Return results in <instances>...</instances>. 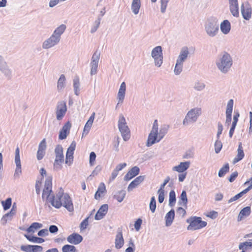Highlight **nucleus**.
I'll use <instances>...</instances> for the list:
<instances>
[{"mask_svg":"<svg viewBox=\"0 0 252 252\" xmlns=\"http://www.w3.org/2000/svg\"><path fill=\"white\" fill-rule=\"evenodd\" d=\"M50 202L53 207L57 209H59L63 206L69 212H72L74 210L71 198L68 193H64L62 188L56 194V197L53 195L50 198Z\"/></svg>","mask_w":252,"mask_h":252,"instance_id":"obj_1","label":"nucleus"},{"mask_svg":"<svg viewBox=\"0 0 252 252\" xmlns=\"http://www.w3.org/2000/svg\"><path fill=\"white\" fill-rule=\"evenodd\" d=\"M233 64V60L230 55L223 52L220 54L216 61V64L219 70L222 73H227Z\"/></svg>","mask_w":252,"mask_h":252,"instance_id":"obj_2","label":"nucleus"},{"mask_svg":"<svg viewBox=\"0 0 252 252\" xmlns=\"http://www.w3.org/2000/svg\"><path fill=\"white\" fill-rule=\"evenodd\" d=\"M205 32L207 34L211 37L216 36L219 32V24L218 20L214 17L207 19L204 25Z\"/></svg>","mask_w":252,"mask_h":252,"instance_id":"obj_3","label":"nucleus"},{"mask_svg":"<svg viewBox=\"0 0 252 252\" xmlns=\"http://www.w3.org/2000/svg\"><path fill=\"white\" fill-rule=\"evenodd\" d=\"M118 126L123 140L125 141H127L130 137V130L127 125L126 119L122 114L119 115Z\"/></svg>","mask_w":252,"mask_h":252,"instance_id":"obj_4","label":"nucleus"},{"mask_svg":"<svg viewBox=\"0 0 252 252\" xmlns=\"http://www.w3.org/2000/svg\"><path fill=\"white\" fill-rule=\"evenodd\" d=\"M187 222L189 223L187 227L188 230H195L205 227L207 223L203 221L199 217H191L187 220Z\"/></svg>","mask_w":252,"mask_h":252,"instance_id":"obj_5","label":"nucleus"},{"mask_svg":"<svg viewBox=\"0 0 252 252\" xmlns=\"http://www.w3.org/2000/svg\"><path fill=\"white\" fill-rule=\"evenodd\" d=\"M67 111L66 102L64 101H59L56 109V118L58 121L62 120Z\"/></svg>","mask_w":252,"mask_h":252,"instance_id":"obj_6","label":"nucleus"},{"mask_svg":"<svg viewBox=\"0 0 252 252\" xmlns=\"http://www.w3.org/2000/svg\"><path fill=\"white\" fill-rule=\"evenodd\" d=\"M15 162L16 167L15 170L14 177L15 178H19L20 175L22 173V168L20 157V150L18 146L17 147L15 150Z\"/></svg>","mask_w":252,"mask_h":252,"instance_id":"obj_7","label":"nucleus"},{"mask_svg":"<svg viewBox=\"0 0 252 252\" xmlns=\"http://www.w3.org/2000/svg\"><path fill=\"white\" fill-rule=\"evenodd\" d=\"M56 158L54 163V167L60 165L64 161V156L63 154V148L61 145H57L55 149Z\"/></svg>","mask_w":252,"mask_h":252,"instance_id":"obj_8","label":"nucleus"},{"mask_svg":"<svg viewBox=\"0 0 252 252\" xmlns=\"http://www.w3.org/2000/svg\"><path fill=\"white\" fill-rule=\"evenodd\" d=\"M241 11L243 18L246 20L251 19L252 14V8L248 2L242 3L241 5Z\"/></svg>","mask_w":252,"mask_h":252,"instance_id":"obj_9","label":"nucleus"},{"mask_svg":"<svg viewBox=\"0 0 252 252\" xmlns=\"http://www.w3.org/2000/svg\"><path fill=\"white\" fill-rule=\"evenodd\" d=\"M76 148V142L73 141L67 150L65 157V163L68 165L72 163L73 154Z\"/></svg>","mask_w":252,"mask_h":252,"instance_id":"obj_10","label":"nucleus"},{"mask_svg":"<svg viewBox=\"0 0 252 252\" xmlns=\"http://www.w3.org/2000/svg\"><path fill=\"white\" fill-rule=\"evenodd\" d=\"M60 41V40L58 37L52 34L49 38L43 42L42 48L45 49L51 48L57 45Z\"/></svg>","mask_w":252,"mask_h":252,"instance_id":"obj_11","label":"nucleus"},{"mask_svg":"<svg viewBox=\"0 0 252 252\" xmlns=\"http://www.w3.org/2000/svg\"><path fill=\"white\" fill-rule=\"evenodd\" d=\"M0 70L8 78L10 79L11 77V70L8 68L6 63L4 60L3 57L0 56Z\"/></svg>","mask_w":252,"mask_h":252,"instance_id":"obj_12","label":"nucleus"},{"mask_svg":"<svg viewBox=\"0 0 252 252\" xmlns=\"http://www.w3.org/2000/svg\"><path fill=\"white\" fill-rule=\"evenodd\" d=\"M201 108H195L191 109L189 111L186 116L187 117L189 118L190 121L195 122L196 121L198 117L201 115Z\"/></svg>","mask_w":252,"mask_h":252,"instance_id":"obj_13","label":"nucleus"},{"mask_svg":"<svg viewBox=\"0 0 252 252\" xmlns=\"http://www.w3.org/2000/svg\"><path fill=\"white\" fill-rule=\"evenodd\" d=\"M228 1L231 13L234 17H238L239 12L238 0H228Z\"/></svg>","mask_w":252,"mask_h":252,"instance_id":"obj_14","label":"nucleus"},{"mask_svg":"<svg viewBox=\"0 0 252 252\" xmlns=\"http://www.w3.org/2000/svg\"><path fill=\"white\" fill-rule=\"evenodd\" d=\"M21 251L25 252H41L43 250V247L38 245H22L20 247Z\"/></svg>","mask_w":252,"mask_h":252,"instance_id":"obj_15","label":"nucleus"},{"mask_svg":"<svg viewBox=\"0 0 252 252\" xmlns=\"http://www.w3.org/2000/svg\"><path fill=\"white\" fill-rule=\"evenodd\" d=\"M71 127V124L69 121L67 122L63 126L59 132V138L60 140L65 139L67 134H69Z\"/></svg>","mask_w":252,"mask_h":252,"instance_id":"obj_16","label":"nucleus"},{"mask_svg":"<svg viewBox=\"0 0 252 252\" xmlns=\"http://www.w3.org/2000/svg\"><path fill=\"white\" fill-rule=\"evenodd\" d=\"M158 132L151 131L149 133L146 143L147 147H150L153 144L159 142Z\"/></svg>","mask_w":252,"mask_h":252,"instance_id":"obj_17","label":"nucleus"},{"mask_svg":"<svg viewBox=\"0 0 252 252\" xmlns=\"http://www.w3.org/2000/svg\"><path fill=\"white\" fill-rule=\"evenodd\" d=\"M83 237L81 235L75 232L67 237V242L74 245L80 244L83 241Z\"/></svg>","mask_w":252,"mask_h":252,"instance_id":"obj_18","label":"nucleus"},{"mask_svg":"<svg viewBox=\"0 0 252 252\" xmlns=\"http://www.w3.org/2000/svg\"><path fill=\"white\" fill-rule=\"evenodd\" d=\"M108 205L107 204L101 206L94 216L95 220H100L104 218L108 212Z\"/></svg>","mask_w":252,"mask_h":252,"instance_id":"obj_19","label":"nucleus"},{"mask_svg":"<svg viewBox=\"0 0 252 252\" xmlns=\"http://www.w3.org/2000/svg\"><path fill=\"white\" fill-rule=\"evenodd\" d=\"M126 85L125 82H123L121 83L120 89L119 90V92L118 93L117 98L118 99V103L117 104V106H118V104L120 103H123L126 94Z\"/></svg>","mask_w":252,"mask_h":252,"instance_id":"obj_20","label":"nucleus"},{"mask_svg":"<svg viewBox=\"0 0 252 252\" xmlns=\"http://www.w3.org/2000/svg\"><path fill=\"white\" fill-rule=\"evenodd\" d=\"M140 169L138 167L135 166L131 168L124 177L125 181H129L133 177L139 174Z\"/></svg>","mask_w":252,"mask_h":252,"instance_id":"obj_21","label":"nucleus"},{"mask_svg":"<svg viewBox=\"0 0 252 252\" xmlns=\"http://www.w3.org/2000/svg\"><path fill=\"white\" fill-rule=\"evenodd\" d=\"M145 179V176L140 175L136 177L133 181H132L128 185L127 187V191H131L134 188L138 186L141 184Z\"/></svg>","mask_w":252,"mask_h":252,"instance_id":"obj_22","label":"nucleus"},{"mask_svg":"<svg viewBox=\"0 0 252 252\" xmlns=\"http://www.w3.org/2000/svg\"><path fill=\"white\" fill-rule=\"evenodd\" d=\"M190 164V162L189 161L181 162L178 166H174L173 170L179 173H183L189 168Z\"/></svg>","mask_w":252,"mask_h":252,"instance_id":"obj_23","label":"nucleus"},{"mask_svg":"<svg viewBox=\"0 0 252 252\" xmlns=\"http://www.w3.org/2000/svg\"><path fill=\"white\" fill-rule=\"evenodd\" d=\"M189 54V49L187 47H184L181 49L179 55L177 59V62L183 63L187 59Z\"/></svg>","mask_w":252,"mask_h":252,"instance_id":"obj_24","label":"nucleus"},{"mask_svg":"<svg viewBox=\"0 0 252 252\" xmlns=\"http://www.w3.org/2000/svg\"><path fill=\"white\" fill-rule=\"evenodd\" d=\"M115 247L117 249H120L123 247L124 244V239L123 236L122 230L119 229L115 239Z\"/></svg>","mask_w":252,"mask_h":252,"instance_id":"obj_25","label":"nucleus"},{"mask_svg":"<svg viewBox=\"0 0 252 252\" xmlns=\"http://www.w3.org/2000/svg\"><path fill=\"white\" fill-rule=\"evenodd\" d=\"M175 218V211L173 209L170 210L165 215V225L170 226L173 223Z\"/></svg>","mask_w":252,"mask_h":252,"instance_id":"obj_26","label":"nucleus"},{"mask_svg":"<svg viewBox=\"0 0 252 252\" xmlns=\"http://www.w3.org/2000/svg\"><path fill=\"white\" fill-rule=\"evenodd\" d=\"M245 154L244 153L243 149L242 147V144L241 142L239 143L238 148L237 149V155L236 157L234 158L233 163L235 164L242 160L244 157Z\"/></svg>","mask_w":252,"mask_h":252,"instance_id":"obj_27","label":"nucleus"},{"mask_svg":"<svg viewBox=\"0 0 252 252\" xmlns=\"http://www.w3.org/2000/svg\"><path fill=\"white\" fill-rule=\"evenodd\" d=\"M221 32L225 34H228L231 30V24L228 20H223L220 25Z\"/></svg>","mask_w":252,"mask_h":252,"instance_id":"obj_28","label":"nucleus"},{"mask_svg":"<svg viewBox=\"0 0 252 252\" xmlns=\"http://www.w3.org/2000/svg\"><path fill=\"white\" fill-rule=\"evenodd\" d=\"M251 213L250 206H247L243 208L240 212L238 216V221H241L244 217H248Z\"/></svg>","mask_w":252,"mask_h":252,"instance_id":"obj_29","label":"nucleus"},{"mask_svg":"<svg viewBox=\"0 0 252 252\" xmlns=\"http://www.w3.org/2000/svg\"><path fill=\"white\" fill-rule=\"evenodd\" d=\"M52 179L50 177H48L45 182L44 188L43 190L42 194V198L43 200L45 198V190L52 192Z\"/></svg>","mask_w":252,"mask_h":252,"instance_id":"obj_30","label":"nucleus"},{"mask_svg":"<svg viewBox=\"0 0 252 252\" xmlns=\"http://www.w3.org/2000/svg\"><path fill=\"white\" fill-rule=\"evenodd\" d=\"M66 29V26L65 25L62 24L55 30L53 34H54L60 40L62 34L64 32Z\"/></svg>","mask_w":252,"mask_h":252,"instance_id":"obj_31","label":"nucleus"},{"mask_svg":"<svg viewBox=\"0 0 252 252\" xmlns=\"http://www.w3.org/2000/svg\"><path fill=\"white\" fill-rule=\"evenodd\" d=\"M140 7V0H132L131 4V10L134 14L136 15L139 13Z\"/></svg>","mask_w":252,"mask_h":252,"instance_id":"obj_32","label":"nucleus"},{"mask_svg":"<svg viewBox=\"0 0 252 252\" xmlns=\"http://www.w3.org/2000/svg\"><path fill=\"white\" fill-rule=\"evenodd\" d=\"M24 236L27 238L28 240L33 243L41 244L45 241L44 239L40 237H37L34 235L31 236L27 234H25Z\"/></svg>","mask_w":252,"mask_h":252,"instance_id":"obj_33","label":"nucleus"},{"mask_svg":"<svg viewBox=\"0 0 252 252\" xmlns=\"http://www.w3.org/2000/svg\"><path fill=\"white\" fill-rule=\"evenodd\" d=\"M106 191L105 186L104 183H101L100 184L97 191L94 195V198L98 200L102 195V194Z\"/></svg>","mask_w":252,"mask_h":252,"instance_id":"obj_34","label":"nucleus"},{"mask_svg":"<svg viewBox=\"0 0 252 252\" xmlns=\"http://www.w3.org/2000/svg\"><path fill=\"white\" fill-rule=\"evenodd\" d=\"M169 127L168 125H163L161 126L159 133H158L159 140H161L164 137L167 133Z\"/></svg>","mask_w":252,"mask_h":252,"instance_id":"obj_35","label":"nucleus"},{"mask_svg":"<svg viewBox=\"0 0 252 252\" xmlns=\"http://www.w3.org/2000/svg\"><path fill=\"white\" fill-rule=\"evenodd\" d=\"M65 77L64 75L62 74L57 82V89L59 92L61 91L65 87Z\"/></svg>","mask_w":252,"mask_h":252,"instance_id":"obj_36","label":"nucleus"},{"mask_svg":"<svg viewBox=\"0 0 252 252\" xmlns=\"http://www.w3.org/2000/svg\"><path fill=\"white\" fill-rule=\"evenodd\" d=\"M187 203L188 198L186 191L185 190H183L180 195L178 204L180 205H183L187 207Z\"/></svg>","mask_w":252,"mask_h":252,"instance_id":"obj_37","label":"nucleus"},{"mask_svg":"<svg viewBox=\"0 0 252 252\" xmlns=\"http://www.w3.org/2000/svg\"><path fill=\"white\" fill-rule=\"evenodd\" d=\"M126 194V190L122 189L116 193L114 195V198L116 199L119 202H121L125 197Z\"/></svg>","mask_w":252,"mask_h":252,"instance_id":"obj_38","label":"nucleus"},{"mask_svg":"<svg viewBox=\"0 0 252 252\" xmlns=\"http://www.w3.org/2000/svg\"><path fill=\"white\" fill-rule=\"evenodd\" d=\"M151 56L154 58L162 56V48L160 46L155 47L152 51Z\"/></svg>","mask_w":252,"mask_h":252,"instance_id":"obj_39","label":"nucleus"},{"mask_svg":"<svg viewBox=\"0 0 252 252\" xmlns=\"http://www.w3.org/2000/svg\"><path fill=\"white\" fill-rule=\"evenodd\" d=\"M43 226L42 223L34 222L31 224V225L27 229V231L28 233L34 232V230L41 228Z\"/></svg>","mask_w":252,"mask_h":252,"instance_id":"obj_40","label":"nucleus"},{"mask_svg":"<svg viewBox=\"0 0 252 252\" xmlns=\"http://www.w3.org/2000/svg\"><path fill=\"white\" fill-rule=\"evenodd\" d=\"M176 201L175 192L171 190L169 192V206L171 207L174 206Z\"/></svg>","mask_w":252,"mask_h":252,"instance_id":"obj_41","label":"nucleus"},{"mask_svg":"<svg viewBox=\"0 0 252 252\" xmlns=\"http://www.w3.org/2000/svg\"><path fill=\"white\" fill-rule=\"evenodd\" d=\"M239 249L245 251H247L249 249H252V242L247 241L241 243L239 245Z\"/></svg>","mask_w":252,"mask_h":252,"instance_id":"obj_42","label":"nucleus"},{"mask_svg":"<svg viewBox=\"0 0 252 252\" xmlns=\"http://www.w3.org/2000/svg\"><path fill=\"white\" fill-rule=\"evenodd\" d=\"M14 216L15 215L10 212L5 214L1 219V223L3 224H6L7 221L11 220Z\"/></svg>","mask_w":252,"mask_h":252,"instance_id":"obj_43","label":"nucleus"},{"mask_svg":"<svg viewBox=\"0 0 252 252\" xmlns=\"http://www.w3.org/2000/svg\"><path fill=\"white\" fill-rule=\"evenodd\" d=\"M62 250L63 252H78L75 246L68 244L64 245L62 247Z\"/></svg>","mask_w":252,"mask_h":252,"instance_id":"obj_44","label":"nucleus"},{"mask_svg":"<svg viewBox=\"0 0 252 252\" xmlns=\"http://www.w3.org/2000/svg\"><path fill=\"white\" fill-rule=\"evenodd\" d=\"M229 165L228 163H226L223 167H222L219 171L218 176L219 177H223L225 174L229 172Z\"/></svg>","mask_w":252,"mask_h":252,"instance_id":"obj_45","label":"nucleus"},{"mask_svg":"<svg viewBox=\"0 0 252 252\" xmlns=\"http://www.w3.org/2000/svg\"><path fill=\"white\" fill-rule=\"evenodd\" d=\"M80 83L78 78H76L73 79V88L74 91V94L76 95H79L80 94Z\"/></svg>","mask_w":252,"mask_h":252,"instance_id":"obj_46","label":"nucleus"},{"mask_svg":"<svg viewBox=\"0 0 252 252\" xmlns=\"http://www.w3.org/2000/svg\"><path fill=\"white\" fill-rule=\"evenodd\" d=\"M183 68V63L176 61L174 72L175 75H179L182 71Z\"/></svg>","mask_w":252,"mask_h":252,"instance_id":"obj_47","label":"nucleus"},{"mask_svg":"<svg viewBox=\"0 0 252 252\" xmlns=\"http://www.w3.org/2000/svg\"><path fill=\"white\" fill-rule=\"evenodd\" d=\"M2 205L3 206V210L4 211L9 209L12 204V199L10 197L7 198L5 201L1 202Z\"/></svg>","mask_w":252,"mask_h":252,"instance_id":"obj_48","label":"nucleus"},{"mask_svg":"<svg viewBox=\"0 0 252 252\" xmlns=\"http://www.w3.org/2000/svg\"><path fill=\"white\" fill-rule=\"evenodd\" d=\"M92 125L93 124L89 123L88 121L86 122L82 132V137L88 134L91 129Z\"/></svg>","mask_w":252,"mask_h":252,"instance_id":"obj_49","label":"nucleus"},{"mask_svg":"<svg viewBox=\"0 0 252 252\" xmlns=\"http://www.w3.org/2000/svg\"><path fill=\"white\" fill-rule=\"evenodd\" d=\"M233 107V100L231 99L227 102L226 114H232Z\"/></svg>","mask_w":252,"mask_h":252,"instance_id":"obj_50","label":"nucleus"},{"mask_svg":"<svg viewBox=\"0 0 252 252\" xmlns=\"http://www.w3.org/2000/svg\"><path fill=\"white\" fill-rule=\"evenodd\" d=\"M222 147V144L220 140L218 139H217L215 143V151L216 154H218L220 151Z\"/></svg>","mask_w":252,"mask_h":252,"instance_id":"obj_51","label":"nucleus"},{"mask_svg":"<svg viewBox=\"0 0 252 252\" xmlns=\"http://www.w3.org/2000/svg\"><path fill=\"white\" fill-rule=\"evenodd\" d=\"M149 207L151 212L154 213L156 209V200L155 196L151 197Z\"/></svg>","mask_w":252,"mask_h":252,"instance_id":"obj_52","label":"nucleus"},{"mask_svg":"<svg viewBox=\"0 0 252 252\" xmlns=\"http://www.w3.org/2000/svg\"><path fill=\"white\" fill-rule=\"evenodd\" d=\"M100 21L101 17H100V16H98L97 20H96L94 22L95 25H94L91 30V32L92 33H94L97 31V29L99 26Z\"/></svg>","mask_w":252,"mask_h":252,"instance_id":"obj_53","label":"nucleus"},{"mask_svg":"<svg viewBox=\"0 0 252 252\" xmlns=\"http://www.w3.org/2000/svg\"><path fill=\"white\" fill-rule=\"evenodd\" d=\"M98 64L97 63H91V72L90 74L91 75H93L96 74L97 72V68H98Z\"/></svg>","mask_w":252,"mask_h":252,"instance_id":"obj_54","label":"nucleus"},{"mask_svg":"<svg viewBox=\"0 0 252 252\" xmlns=\"http://www.w3.org/2000/svg\"><path fill=\"white\" fill-rule=\"evenodd\" d=\"M160 11L162 13H164L166 11L169 0H160Z\"/></svg>","mask_w":252,"mask_h":252,"instance_id":"obj_55","label":"nucleus"},{"mask_svg":"<svg viewBox=\"0 0 252 252\" xmlns=\"http://www.w3.org/2000/svg\"><path fill=\"white\" fill-rule=\"evenodd\" d=\"M99 58H100V53L98 52L97 51H96L94 53V54L92 57L91 63H98Z\"/></svg>","mask_w":252,"mask_h":252,"instance_id":"obj_56","label":"nucleus"},{"mask_svg":"<svg viewBox=\"0 0 252 252\" xmlns=\"http://www.w3.org/2000/svg\"><path fill=\"white\" fill-rule=\"evenodd\" d=\"M205 87V85L204 83L198 82L195 84L194 89L197 91H201L203 90Z\"/></svg>","mask_w":252,"mask_h":252,"instance_id":"obj_57","label":"nucleus"},{"mask_svg":"<svg viewBox=\"0 0 252 252\" xmlns=\"http://www.w3.org/2000/svg\"><path fill=\"white\" fill-rule=\"evenodd\" d=\"M120 138L118 136H117L115 138L113 141V144L114 146V149L116 152H118L119 150V146L120 144Z\"/></svg>","mask_w":252,"mask_h":252,"instance_id":"obj_58","label":"nucleus"},{"mask_svg":"<svg viewBox=\"0 0 252 252\" xmlns=\"http://www.w3.org/2000/svg\"><path fill=\"white\" fill-rule=\"evenodd\" d=\"M89 217L85 219L80 223V228L81 230H84L87 228L89 224Z\"/></svg>","mask_w":252,"mask_h":252,"instance_id":"obj_59","label":"nucleus"},{"mask_svg":"<svg viewBox=\"0 0 252 252\" xmlns=\"http://www.w3.org/2000/svg\"><path fill=\"white\" fill-rule=\"evenodd\" d=\"M42 178H41L40 180L37 179L36 181L35 187V191H36V193L38 195H39L40 193V186L42 183Z\"/></svg>","mask_w":252,"mask_h":252,"instance_id":"obj_60","label":"nucleus"},{"mask_svg":"<svg viewBox=\"0 0 252 252\" xmlns=\"http://www.w3.org/2000/svg\"><path fill=\"white\" fill-rule=\"evenodd\" d=\"M158 201L159 203H162L164 199V190H158Z\"/></svg>","mask_w":252,"mask_h":252,"instance_id":"obj_61","label":"nucleus"},{"mask_svg":"<svg viewBox=\"0 0 252 252\" xmlns=\"http://www.w3.org/2000/svg\"><path fill=\"white\" fill-rule=\"evenodd\" d=\"M155 60V65L158 67H160L163 63V56L159 57L154 58Z\"/></svg>","mask_w":252,"mask_h":252,"instance_id":"obj_62","label":"nucleus"},{"mask_svg":"<svg viewBox=\"0 0 252 252\" xmlns=\"http://www.w3.org/2000/svg\"><path fill=\"white\" fill-rule=\"evenodd\" d=\"M47 148L46 139H43L38 145V150L45 151Z\"/></svg>","mask_w":252,"mask_h":252,"instance_id":"obj_63","label":"nucleus"},{"mask_svg":"<svg viewBox=\"0 0 252 252\" xmlns=\"http://www.w3.org/2000/svg\"><path fill=\"white\" fill-rule=\"evenodd\" d=\"M59 231V228L56 225H51L49 227L48 232L49 231L51 233L56 234Z\"/></svg>","mask_w":252,"mask_h":252,"instance_id":"obj_64","label":"nucleus"}]
</instances>
